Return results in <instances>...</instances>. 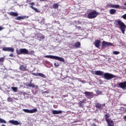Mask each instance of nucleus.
Returning <instances> with one entry per match:
<instances>
[{
  "mask_svg": "<svg viewBox=\"0 0 126 126\" xmlns=\"http://www.w3.org/2000/svg\"><path fill=\"white\" fill-rule=\"evenodd\" d=\"M49 93H50V92H49V91H46L42 92V94H48Z\"/></svg>",
  "mask_w": 126,
  "mask_h": 126,
  "instance_id": "41",
  "label": "nucleus"
},
{
  "mask_svg": "<svg viewBox=\"0 0 126 126\" xmlns=\"http://www.w3.org/2000/svg\"><path fill=\"white\" fill-rule=\"evenodd\" d=\"M92 73L93 74H95V75H98L99 76H102V75H103V71L100 70L92 71Z\"/></svg>",
  "mask_w": 126,
  "mask_h": 126,
  "instance_id": "10",
  "label": "nucleus"
},
{
  "mask_svg": "<svg viewBox=\"0 0 126 126\" xmlns=\"http://www.w3.org/2000/svg\"><path fill=\"white\" fill-rule=\"evenodd\" d=\"M17 55H28V50L26 48H21L16 50Z\"/></svg>",
  "mask_w": 126,
  "mask_h": 126,
  "instance_id": "5",
  "label": "nucleus"
},
{
  "mask_svg": "<svg viewBox=\"0 0 126 126\" xmlns=\"http://www.w3.org/2000/svg\"><path fill=\"white\" fill-rule=\"evenodd\" d=\"M9 14L11 15V16H18V13L14 12H11Z\"/></svg>",
  "mask_w": 126,
  "mask_h": 126,
  "instance_id": "23",
  "label": "nucleus"
},
{
  "mask_svg": "<svg viewBox=\"0 0 126 126\" xmlns=\"http://www.w3.org/2000/svg\"><path fill=\"white\" fill-rule=\"evenodd\" d=\"M53 8H55V9L59 8V4H58V3H54L53 5Z\"/></svg>",
  "mask_w": 126,
  "mask_h": 126,
  "instance_id": "28",
  "label": "nucleus"
},
{
  "mask_svg": "<svg viewBox=\"0 0 126 126\" xmlns=\"http://www.w3.org/2000/svg\"><path fill=\"white\" fill-rule=\"evenodd\" d=\"M84 94H85L86 97H87L88 99H91L92 98H93L94 96L95 95L93 94V92H85Z\"/></svg>",
  "mask_w": 126,
  "mask_h": 126,
  "instance_id": "6",
  "label": "nucleus"
},
{
  "mask_svg": "<svg viewBox=\"0 0 126 126\" xmlns=\"http://www.w3.org/2000/svg\"><path fill=\"white\" fill-rule=\"evenodd\" d=\"M105 117L106 122H108V121H110V120H111V119H109L110 118V115H109V114H105Z\"/></svg>",
  "mask_w": 126,
  "mask_h": 126,
  "instance_id": "24",
  "label": "nucleus"
},
{
  "mask_svg": "<svg viewBox=\"0 0 126 126\" xmlns=\"http://www.w3.org/2000/svg\"><path fill=\"white\" fill-rule=\"evenodd\" d=\"M31 82H32V80L31 81Z\"/></svg>",
  "mask_w": 126,
  "mask_h": 126,
  "instance_id": "52",
  "label": "nucleus"
},
{
  "mask_svg": "<svg viewBox=\"0 0 126 126\" xmlns=\"http://www.w3.org/2000/svg\"><path fill=\"white\" fill-rule=\"evenodd\" d=\"M63 113V111L62 110H53L52 111V114L53 115H59V114H62Z\"/></svg>",
  "mask_w": 126,
  "mask_h": 126,
  "instance_id": "19",
  "label": "nucleus"
},
{
  "mask_svg": "<svg viewBox=\"0 0 126 126\" xmlns=\"http://www.w3.org/2000/svg\"><path fill=\"white\" fill-rule=\"evenodd\" d=\"M26 86L28 87H32V88H34L35 87V84H32V82H30L29 84L28 85H26Z\"/></svg>",
  "mask_w": 126,
  "mask_h": 126,
  "instance_id": "22",
  "label": "nucleus"
},
{
  "mask_svg": "<svg viewBox=\"0 0 126 126\" xmlns=\"http://www.w3.org/2000/svg\"><path fill=\"white\" fill-rule=\"evenodd\" d=\"M96 93L97 95H100L102 94V91H100L99 90H97Z\"/></svg>",
  "mask_w": 126,
  "mask_h": 126,
  "instance_id": "32",
  "label": "nucleus"
},
{
  "mask_svg": "<svg viewBox=\"0 0 126 126\" xmlns=\"http://www.w3.org/2000/svg\"><path fill=\"white\" fill-rule=\"evenodd\" d=\"M91 126H97L95 124L93 123Z\"/></svg>",
  "mask_w": 126,
  "mask_h": 126,
  "instance_id": "45",
  "label": "nucleus"
},
{
  "mask_svg": "<svg viewBox=\"0 0 126 126\" xmlns=\"http://www.w3.org/2000/svg\"><path fill=\"white\" fill-rule=\"evenodd\" d=\"M106 123L108 124V126H115V123L112 120H110L108 121H106Z\"/></svg>",
  "mask_w": 126,
  "mask_h": 126,
  "instance_id": "18",
  "label": "nucleus"
},
{
  "mask_svg": "<svg viewBox=\"0 0 126 126\" xmlns=\"http://www.w3.org/2000/svg\"><path fill=\"white\" fill-rule=\"evenodd\" d=\"M41 39H45V36H41Z\"/></svg>",
  "mask_w": 126,
  "mask_h": 126,
  "instance_id": "46",
  "label": "nucleus"
},
{
  "mask_svg": "<svg viewBox=\"0 0 126 126\" xmlns=\"http://www.w3.org/2000/svg\"><path fill=\"white\" fill-rule=\"evenodd\" d=\"M45 18H42L41 19V21H39V23H40V24H44V23H45Z\"/></svg>",
  "mask_w": 126,
  "mask_h": 126,
  "instance_id": "26",
  "label": "nucleus"
},
{
  "mask_svg": "<svg viewBox=\"0 0 126 126\" xmlns=\"http://www.w3.org/2000/svg\"><path fill=\"white\" fill-rule=\"evenodd\" d=\"M19 69L22 71H28L27 65H21L19 67Z\"/></svg>",
  "mask_w": 126,
  "mask_h": 126,
  "instance_id": "13",
  "label": "nucleus"
},
{
  "mask_svg": "<svg viewBox=\"0 0 126 126\" xmlns=\"http://www.w3.org/2000/svg\"><path fill=\"white\" fill-rule=\"evenodd\" d=\"M113 4H108L107 5V7H111L113 8Z\"/></svg>",
  "mask_w": 126,
  "mask_h": 126,
  "instance_id": "38",
  "label": "nucleus"
},
{
  "mask_svg": "<svg viewBox=\"0 0 126 126\" xmlns=\"http://www.w3.org/2000/svg\"><path fill=\"white\" fill-rule=\"evenodd\" d=\"M7 101L8 102H12V98L11 97H8L7 98Z\"/></svg>",
  "mask_w": 126,
  "mask_h": 126,
  "instance_id": "37",
  "label": "nucleus"
},
{
  "mask_svg": "<svg viewBox=\"0 0 126 126\" xmlns=\"http://www.w3.org/2000/svg\"><path fill=\"white\" fill-rule=\"evenodd\" d=\"M112 8H120V5H119V4H113Z\"/></svg>",
  "mask_w": 126,
  "mask_h": 126,
  "instance_id": "29",
  "label": "nucleus"
},
{
  "mask_svg": "<svg viewBox=\"0 0 126 126\" xmlns=\"http://www.w3.org/2000/svg\"><path fill=\"white\" fill-rule=\"evenodd\" d=\"M1 126H5V125H4V124H2V125H1Z\"/></svg>",
  "mask_w": 126,
  "mask_h": 126,
  "instance_id": "49",
  "label": "nucleus"
},
{
  "mask_svg": "<svg viewBox=\"0 0 126 126\" xmlns=\"http://www.w3.org/2000/svg\"><path fill=\"white\" fill-rule=\"evenodd\" d=\"M112 44L110 42H107L106 41H102V47H107V46H112Z\"/></svg>",
  "mask_w": 126,
  "mask_h": 126,
  "instance_id": "16",
  "label": "nucleus"
},
{
  "mask_svg": "<svg viewBox=\"0 0 126 126\" xmlns=\"http://www.w3.org/2000/svg\"><path fill=\"white\" fill-rule=\"evenodd\" d=\"M9 57H11V58H13V54L11 53L9 55Z\"/></svg>",
  "mask_w": 126,
  "mask_h": 126,
  "instance_id": "44",
  "label": "nucleus"
},
{
  "mask_svg": "<svg viewBox=\"0 0 126 126\" xmlns=\"http://www.w3.org/2000/svg\"><path fill=\"white\" fill-rule=\"evenodd\" d=\"M4 62V57L0 58V63H3Z\"/></svg>",
  "mask_w": 126,
  "mask_h": 126,
  "instance_id": "35",
  "label": "nucleus"
},
{
  "mask_svg": "<svg viewBox=\"0 0 126 126\" xmlns=\"http://www.w3.org/2000/svg\"><path fill=\"white\" fill-rule=\"evenodd\" d=\"M116 12H117V10H116V9H111L109 10L110 14H111L112 15L115 14Z\"/></svg>",
  "mask_w": 126,
  "mask_h": 126,
  "instance_id": "21",
  "label": "nucleus"
},
{
  "mask_svg": "<svg viewBox=\"0 0 126 126\" xmlns=\"http://www.w3.org/2000/svg\"><path fill=\"white\" fill-rule=\"evenodd\" d=\"M121 8L122 9H126V2L124 4V6H122Z\"/></svg>",
  "mask_w": 126,
  "mask_h": 126,
  "instance_id": "33",
  "label": "nucleus"
},
{
  "mask_svg": "<svg viewBox=\"0 0 126 126\" xmlns=\"http://www.w3.org/2000/svg\"><path fill=\"white\" fill-rule=\"evenodd\" d=\"M103 75H102L103 76L104 79H106V80H111L112 78L117 77V76L110 73H104V72H103Z\"/></svg>",
  "mask_w": 126,
  "mask_h": 126,
  "instance_id": "3",
  "label": "nucleus"
},
{
  "mask_svg": "<svg viewBox=\"0 0 126 126\" xmlns=\"http://www.w3.org/2000/svg\"><path fill=\"white\" fill-rule=\"evenodd\" d=\"M35 75V76H40V77H43V78H47V76L42 73H37Z\"/></svg>",
  "mask_w": 126,
  "mask_h": 126,
  "instance_id": "20",
  "label": "nucleus"
},
{
  "mask_svg": "<svg viewBox=\"0 0 126 126\" xmlns=\"http://www.w3.org/2000/svg\"><path fill=\"white\" fill-rule=\"evenodd\" d=\"M81 46V44L79 41H77L75 43L74 45H72V48H76L78 49Z\"/></svg>",
  "mask_w": 126,
  "mask_h": 126,
  "instance_id": "14",
  "label": "nucleus"
},
{
  "mask_svg": "<svg viewBox=\"0 0 126 126\" xmlns=\"http://www.w3.org/2000/svg\"><path fill=\"white\" fill-rule=\"evenodd\" d=\"M30 8H32V9H33V10H34V11H35V12H41V11H40V10H38V9H37L36 7H33V5H35V2H32L31 3H30Z\"/></svg>",
  "mask_w": 126,
  "mask_h": 126,
  "instance_id": "12",
  "label": "nucleus"
},
{
  "mask_svg": "<svg viewBox=\"0 0 126 126\" xmlns=\"http://www.w3.org/2000/svg\"><path fill=\"white\" fill-rule=\"evenodd\" d=\"M16 20H21L22 19H25V17L24 16H19L15 18Z\"/></svg>",
  "mask_w": 126,
  "mask_h": 126,
  "instance_id": "25",
  "label": "nucleus"
},
{
  "mask_svg": "<svg viewBox=\"0 0 126 126\" xmlns=\"http://www.w3.org/2000/svg\"><path fill=\"white\" fill-rule=\"evenodd\" d=\"M32 54H35V52L34 50H31L30 51H28V55H32Z\"/></svg>",
  "mask_w": 126,
  "mask_h": 126,
  "instance_id": "31",
  "label": "nucleus"
},
{
  "mask_svg": "<svg viewBox=\"0 0 126 126\" xmlns=\"http://www.w3.org/2000/svg\"><path fill=\"white\" fill-rule=\"evenodd\" d=\"M124 120H126V115L124 116Z\"/></svg>",
  "mask_w": 126,
  "mask_h": 126,
  "instance_id": "48",
  "label": "nucleus"
},
{
  "mask_svg": "<svg viewBox=\"0 0 126 126\" xmlns=\"http://www.w3.org/2000/svg\"><path fill=\"white\" fill-rule=\"evenodd\" d=\"M40 1H47V0H40Z\"/></svg>",
  "mask_w": 126,
  "mask_h": 126,
  "instance_id": "47",
  "label": "nucleus"
},
{
  "mask_svg": "<svg viewBox=\"0 0 126 126\" xmlns=\"http://www.w3.org/2000/svg\"><path fill=\"white\" fill-rule=\"evenodd\" d=\"M11 88L14 92H17V91L18 90L17 87H12Z\"/></svg>",
  "mask_w": 126,
  "mask_h": 126,
  "instance_id": "27",
  "label": "nucleus"
},
{
  "mask_svg": "<svg viewBox=\"0 0 126 126\" xmlns=\"http://www.w3.org/2000/svg\"><path fill=\"white\" fill-rule=\"evenodd\" d=\"M121 18H123V19H125L126 20V14L122 16Z\"/></svg>",
  "mask_w": 126,
  "mask_h": 126,
  "instance_id": "39",
  "label": "nucleus"
},
{
  "mask_svg": "<svg viewBox=\"0 0 126 126\" xmlns=\"http://www.w3.org/2000/svg\"><path fill=\"white\" fill-rule=\"evenodd\" d=\"M8 123L14 125V126H18V125H21V123L18 122L17 120H10L8 121Z\"/></svg>",
  "mask_w": 126,
  "mask_h": 126,
  "instance_id": "11",
  "label": "nucleus"
},
{
  "mask_svg": "<svg viewBox=\"0 0 126 126\" xmlns=\"http://www.w3.org/2000/svg\"><path fill=\"white\" fill-rule=\"evenodd\" d=\"M98 15H99V13L96 11H94L89 13L87 17L89 19H94V18H96Z\"/></svg>",
  "mask_w": 126,
  "mask_h": 126,
  "instance_id": "4",
  "label": "nucleus"
},
{
  "mask_svg": "<svg viewBox=\"0 0 126 126\" xmlns=\"http://www.w3.org/2000/svg\"><path fill=\"white\" fill-rule=\"evenodd\" d=\"M100 44H101V41L99 40H96L95 41L94 44L96 48H99L100 47Z\"/></svg>",
  "mask_w": 126,
  "mask_h": 126,
  "instance_id": "17",
  "label": "nucleus"
},
{
  "mask_svg": "<svg viewBox=\"0 0 126 126\" xmlns=\"http://www.w3.org/2000/svg\"><path fill=\"white\" fill-rule=\"evenodd\" d=\"M78 28H81V27H78Z\"/></svg>",
  "mask_w": 126,
  "mask_h": 126,
  "instance_id": "50",
  "label": "nucleus"
},
{
  "mask_svg": "<svg viewBox=\"0 0 126 126\" xmlns=\"http://www.w3.org/2000/svg\"><path fill=\"white\" fill-rule=\"evenodd\" d=\"M78 104H79V107H83V104L81 101L78 102Z\"/></svg>",
  "mask_w": 126,
  "mask_h": 126,
  "instance_id": "36",
  "label": "nucleus"
},
{
  "mask_svg": "<svg viewBox=\"0 0 126 126\" xmlns=\"http://www.w3.org/2000/svg\"><path fill=\"white\" fill-rule=\"evenodd\" d=\"M106 106V104L104 103L103 104H101L99 103H97L95 104V107L96 108H98V109H103L104 107Z\"/></svg>",
  "mask_w": 126,
  "mask_h": 126,
  "instance_id": "15",
  "label": "nucleus"
},
{
  "mask_svg": "<svg viewBox=\"0 0 126 126\" xmlns=\"http://www.w3.org/2000/svg\"><path fill=\"white\" fill-rule=\"evenodd\" d=\"M0 124H6V121L3 119L0 118Z\"/></svg>",
  "mask_w": 126,
  "mask_h": 126,
  "instance_id": "30",
  "label": "nucleus"
},
{
  "mask_svg": "<svg viewBox=\"0 0 126 126\" xmlns=\"http://www.w3.org/2000/svg\"><path fill=\"white\" fill-rule=\"evenodd\" d=\"M120 53H121L119 51H114L113 52V55H119V54H120Z\"/></svg>",
  "mask_w": 126,
  "mask_h": 126,
  "instance_id": "34",
  "label": "nucleus"
},
{
  "mask_svg": "<svg viewBox=\"0 0 126 126\" xmlns=\"http://www.w3.org/2000/svg\"><path fill=\"white\" fill-rule=\"evenodd\" d=\"M119 88L123 89V90H126V81L124 82H121L118 84Z\"/></svg>",
  "mask_w": 126,
  "mask_h": 126,
  "instance_id": "9",
  "label": "nucleus"
},
{
  "mask_svg": "<svg viewBox=\"0 0 126 126\" xmlns=\"http://www.w3.org/2000/svg\"><path fill=\"white\" fill-rule=\"evenodd\" d=\"M2 50V51H4V52H10L11 53L14 52V48L12 47H3Z\"/></svg>",
  "mask_w": 126,
  "mask_h": 126,
  "instance_id": "8",
  "label": "nucleus"
},
{
  "mask_svg": "<svg viewBox=\"0 0 126 126\" xmlns=\"http://www.w3.org/2000/svg\"><path fill=\"white\" fill-rule=\"evenodd\" d=\"M38 87V86H36V88H37Z\"/></svg>",
  "mask_w": 126,
  "mask_h": 126,
  "instance_id": "51",
  "label": "nucleus"
},
{
  "mask_svg": "<svg viewBox=\"0 0 126 126\" xmlns=\"http://www.w3.org/2000/svg\"><path fill=\"white\" fill-rule=\"evenodd\" d=\"M114 24L120 29L122 33L125 35L126 29V24L120 19L116 20L114 22Z\"/></svg>",
  "mask_w": 126,
  "mask_h": 126,
  "instance_id": "1",
  "label": "nucleus"
},
{
  "mask_svg": "<svg viewBox=\"0 0 126 126\" xmlns=\"http://www.w3.org/2000/svg\"><path fill=\"white\" fill-rule=\"evenodd\" d=\"M23 111L25 112V113H28L29 114H33L34 113H36L38 111L37 108H34L33 109L29 110L27 109H24Z\"/></svg>",
  "mask_w": 126,
  "mask_h": 126,
  "instance_id": "7",
  "label": "nucleus"
},
{
  "mask_svg": "<svg viewBox=\"0 0 126 126\" xmlns=\"http://www.w3.org/2000/svg\"><path fill=\"white\" fill-rule=\"evenodd\" d=\"M4 29V28H3L1 26H0V31L3 30Z\"/></svg>",
  "mask_w": 126,
  "mask_h": 126,
  "instance_id": "43",
  "label": "nucleus"
},
{
  "mask_svg": "<svg viewBox=\"0 0 126 126\" xmlns=\"http://www.w3.org/2000/svg\"><path fill=\"white\" fill-rule=\"evenodd\" d=\"M44 58H47V59H51L52 60H56V61H59V62L64 63V59L62 57H60L59 56L53 55H46L44 56Z\"/></svg>",
  "mask_w": 126,
  "mask_h": 126,
  "instance_id": "2",
  "label": "nucleus"
},
{
  "mask_svg": "<svg viewBox=\"0 0 126 126\" xmlns=\"http://www.w3.org/2000/svg\"><path fill=\"white\" fill-rule=\"evenodd\" d=\"M86 101H87L86 99H83L82 100L80 101L82 103H86Z\"/></svg>",
  "mask_w": 126,
  "mask_h": 126,
  "instance_id": "40",
  "label": "nucleus"
},
{
  "mask_svg": "<svg viewBox=\"0 0 126 126\" xmlns=\"http://www.w3.org/2000/svg\"><path fill=\"white\" fill-rule=\"evenodd\" d=\"M54 65L56 67H58V66H60V64H59V63H54Z\"/></svg>",
  "mask_w": 126,
  "mask_h": 126,
  "instance_id": "42",
  "label": "nucleus"
}]
</instances>
